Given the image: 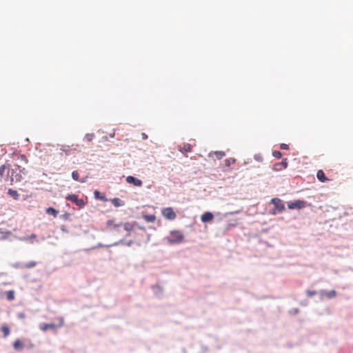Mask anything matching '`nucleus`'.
Segmentation results:
<instances>
[{
  "instance_id": "1",
  "label": "nucleus",
  "mask_w": 353,
  "mask_h": 353,
  "mask_svg": "<svg viewBox=\"0 0 353 353\" xmlns=\"http://www.w3.org/2000/svg\"><path fill=\"white\" fill-rule=\"evenodd\" d=\"M25 169H21L20 166L15 165L12 169L8 170V179H9L10 181V185H12L14 183L20 182L22 179V172Z\"/></svg>"
},
{
  "instance_id": "2",
  "label": "nucleus",
  "mask_w": 353,
  "mask_h": 353,
  "mask_svg": "<svg viewBox=\"0 0 353 353\" xmlns=\"http://www.w3.org/2000/svg\"><path fill=\"white\" fill-rule=\"evenodd\" d=\"M184 236L179 230H172L170 232V237L168 239V241L171 244L180 243L183 241Z\"/></svg>"
},
{
  "instance_id": "3",
  "label": "nucleus",
  "mask_w": 353,
  "mask_h": 353,
  "mask_svg": "<svg viewBox=\"0 0 353 353\" xmlns=\"http://www.w3.org/2000/svg\"><path fill=\"white\" fill-rule=\"evenodd\" d=\"M58 323H42L40 325V329L43 332H46L48 330H56L57 328L61 327L64 325V319L63 317H59L57 319Z\"/></svg>"
},
{
  "instance_id": "4",
  "label": "nucleus",
  "mask_w": 353,
  "mask_h": 353,
  "mask_svg": "<svg viewBox=\"0 0 353 353\" xmlns=\"http://www.w3.org/2000/svg\"><path fill=\"white\" fill-rule=\"evenodd\" d=\"M66 199L75 203L77 206L81 207V208L83 207L85 204L83 199H79L78 196L74 194H69L66 197Z\"/></svg>"
},
{
  "instance_id": "5",
  "label": "nucleus",
  "mask_w": 353,
  "mask_h": 353,
  "mask_svg": "<svg viewBox=\"0 0 353 353\" xmlns=\"http://www.w3.org/2000/svg\"><path fill=\"white\" fill-rule=\"evenodd\" d=\"M162 214L165 219L168 220H174L176 218V213L170 207L164 208L162 210Z\"/></svg>"
},
{
  "instance_id": "6",
  "label": "nucleus",
  "mask_w": 353,
  "mask_h": 353,
  "mask_svg": "<svg viewBox=\"0 0 353 353\" xmlns=\"http://www.w3.org/2000/svg\"><path fill=\"white\" fill-rule=\"evenodd\" d=\"M271 203L274 205L278 212H281L285 210V205L280 199L274 198L271 200Z\"/></svg>"
},
{
  "instance_id": "7",
  "label": "nucleus",
  "mask_w": 353,
  "mask_h": 353,
  "mask_svg": "<svg viewBox=\"0 0 353 353\" xmlns=\"http://www.w3.org/2000/svg\"><path fill=\"white\" fill-rule=\"evenodd\" d=\"M106 225L111 231L119 232L122 226V223H115L113 220H108Z\"/></svg>"
},
{
  "instance_id": "8",
  "label": "nucleus",
  "mask_w": 353,
  "mask_h": 353,
  "mask_svg": "<svg viewBox=\"0 0 353 353\" xmlns=\"http://www.w3.org/2000/svg\"><path fill=\"white\" fill-rule=\"evenodd\" d=\"M126 181L128 183L133 184L136 187H141L143 184V182L141 180H140L134 176H127Z\"/></svg>"
},
{
  "instance_id": "9",
  "label": "nucleus",
  "mask_w": 353,
  "mask_h": 353,
  "mask_svg": "<svg viewBox=\"0 0 353 353\" xmlns=\"http://www.w3.org/2000/svg\"><path fill=\"white\" fill-rule=\"evenodd\" d=\"M305 206V202L303 201L297 200L288 204L290 209H301Z\"/></svg>"
},
{
  "instance_id": "10",
  "label": "nucleus",
  "mask_w": 353,
  "mask_h": 353,
  "mask_svg": "<svg viewBox=\"0 0 353 353\" xmlns=\"http://www.w3.org/2000/svg\"><path fill=\"white\" fill-rule=\"evenodd\" d=\"M192 145L190 143H183L178 146V150L183 154L191 152Z\"/></svg>"
},
{
  "instance_id": "11",
  "label": "nucleus",
  "mask_w": 353,
  "mask_h": 353,
  "mask_svg": "<svg viewBox=\"0 0 353 353\" xmlns=\"http://www.w3.org/2000/svg\"><path fill=\"white\" fill-rule=\"evenodd\" d=\"M214 216L212 212H206L201 216V220L203 223H208L212 221Z\"/></svg>"
},
{
  "instance_id": "12",
  "label": "nucleus",
  "mask_w": 353,
  "mask_h": 353,
  "mask_svg": "<svg viewBox=\"0 0 353 353\" xmlns=\"http://www.w3.org/2000/svg\"><path fill=\"white\" fill-rule=\"evenodd\" d=\"M316 177L319 179V181L322 183L328 181V179L325 176V173L322 170H318Z\"/></svg>"
},
{
  "instance_id": "13",
  "label": "nucleus",
  "mask_w": 353,
  "mask_h": 353,
  "mask_svg": "<svg viewBox=\"0 0 353 353\" xmlns=\"http://www.w3.org/2000/svg\"><path fill=\"white\" fill-rule=\"evenodd\" d=\"M137 225V223H132L127 222V223H125L124 224H122V226L123 227V229L125 231L130 232L134 229V226Z\"/></svg>"
},
{
  "instance_id": "14",
  "label": "nucleus",
  "mask_w": 353,
  "mask_h": 353,
  "mask_svg": "<svg viewBox=\"0 0 353 353\" xmlns=\"http://www.w3.org/2000/svg\"><path fill=\"white\" fill-rule=\"evenodd\" d=\"M13 347L15 350L19 351L24 347V345L19 339H17L13 343Z\"/></svg>"
},
{
  "instance_id": "15",
  "label": "nucleus",
  "mask_w": 353,
  "mask_h": 353,
  "mask_svg": "<svg viewBox=\"0 0 353 353\" xmlns=\"http://www.w3.org/2000/svg\"><path fill=\"white\" fill-rule=\"evenodd\" d=\"M288 166V162H287V159H285L282 161L281 163H277L274 165V169L276 170H281L282 168H286Z\"/></svg>"
},
{
  "instance_id": "16",
  "label": "nucleus",
  "mask_w": 353,
  "mask_h": 353,
  "mask_svg": "<svg viewBox=\"0 0 353 353\" xmlns=\"http://www.w3.org/2000/svg\"><path fill=\"white\" fill-rule=\"evenodd\" d=\"M110 201H111V203L115 207H121V206H123L124 205L123 201H122L119 198H114V199H112Z\"/></svg>"
},
{
  "instance_id": "17",
  "label": "nucleus",
  "mask_w": 353,
  "mask_h": 353,
  "mask_svg": "<svg viewBox=\"0 0 353 353\" xmlns=\"http://www.w3.org/2000/svg\"><path fill=\"white\" fill-rule=\"evenodd\" d=\"M1 332L3 333V337H7L10 334V328L6 324H3L1 327Z\"/></svg>"
},
{
  "instance_id": "18",
  "label": "nucleus",
  "mask_w": 353,
  "mask_h": 353,
  "mask_svg": "<svg viewBox=\"0 0 353 353\" xmlns=\"http://www.w3.org/2000/svg\"><path fill=\"white\" fill-rule=\"evenodd\" d=\"M8 194L15 200H17L19 199V194H18L17 191L14 190L9 189L8 191Z\"/></svg>"
},
{
  "instance_id": "19",
  "label": "nucleus",
  "mask_w": 353,
  "mask_h": 353,
  "mask_svg": "<svg viewBox=\"0 0 353 353\" xmlns=\"http://www.w3.org/2000/svg\"><path fill=\"white\" fill-rule=\"evenodd\" d=\"M143 218L147 222H154V221L156 220V216L154 214H150V215L144 214V215H143Z\"/></svg>"
},
{
  "instance_id": "20",
  "label": "nucleus",
  "mask_w": 353,
  "mask_h": 353,
  "mask_svg": "<svg viewBox=\"0 0 353 353\" xmlns=\"http://www.w3.org/2000/svg\"><path fill=\"white\" fill-rule=\"evenodd\" d=\"M46 213L52 215L54 217H56L58 214V211L54 208L50 207L46 209Z\"/></svg>"
},
{
  "instance_id": "21",
  "label": "nucleus",
  "mask_w": 353,
  "mask_h": 353,
  "mask_svg": "<svg viewBox=\"0 0 353 353\" xmlns=\"http://www.w3.org/2000/svg\"><path fill=\"white\" fill-rule=\"evenodd\" d=\"M214 155L216 157L217 159H221L223 157L225 156L224 152L222 151H216L214 152Z\"/></svg>"
},
{
  "instance_id": "22",
  "label": "nucleus",
  "mask_w": 353,
  "mask_h": 353,
  "mask_svg": "<svg viewBox=\"0 0 353 353\" xmlns=\"http://www.w3.org/2000/svg\"><path fill=\"white\" fill-rule=\"evenodd\" d=\"M6 297L8 301H12L14 299V292L12 290L6 292Z\"/></svg>"
},
{
  "instance_id": "23",
  "label": "nucleus",
  "mask_w": 353,
  "mask_h": 353,
  "mask_svg": "<svg viewBox=\"0 0 353 353\" xmlns=\"http://www.w3.org/2000/svg\"><path fill=\"white\" fill-rule=\"evenodd\" d=\"M10 168V165L8 164V165H2L1 167H0V176L1 177H3V174H4V172L6 169H9Z\"/></svg>"
},
{
  "instance_id": "24",
  "label": "nucleus",
  "mask_w": 353,
  "mask_h": 353,
  "mask_svg": "<svg viewBox=\"0 0 353 353\" xmlns=\"http://www.w3.org/2000/svg\"><path fill=\"white\" fill-rule=\"evenodd\" d=\"M336 292L334 290L325 293V296L329 299L334 298V296H336Z\"/></svg>"
},
{
  "instance_id": "25",
  "label": "nucleus",
  "mask_w": 353,
  "mask_h": 353,
  "mask_svg": "<svg viewBox=\"0 0 353 353\" xmlns=\"http://www.w3.org/2000/svg\"><path fill=\"white\" fill-rule=\"evenodd\" d=\"M72 179L74 180V181H79V173L77 171H73L72 172ZM81 182L83 183L85 181L84 180H80Z\"/></svg>"
},
{
  "instance_id": "26",
  "label": "nucleus",
  "mask_w": 353,
  "mask_h": 353,
  "mask_svg": "<svg viewBox=\"0 0 353 353\" xmlns=\"http://www.w3.org/2000/svg\"><path fill=\"white\" fill-rule=\"evenodd\" d=\"M37 263L35 261H30L24 265V268L27 269L32 268L36 266Z\"/></svg>"
},
{
  "instance_id": "27",
  "label": "nucleus",
  "mask_w": 353,
  "mask_h": 353,
  "mask_svg": "<svg viewBox=\"0 0 353 353\" xmlns=\"http://www.w3.org/2000/svg\"><path fill=\"white\" fill-rule=\"evenodd\" d=\"M37 237V235L35 234H32L30 236H24L21 239L22 241H28L30 239H36Z\"/></svg>"
},
{
  "instance_id": "28",
  "label": "nucleus",
  "mask_w": 353,
  "mask_h": 353,
  "mask_svg": "<svg viewBox=\"0 0 353 353\" xmlns=\"http://www.w3.org/2000/svg\"><path fill=\"white\" fill-rule=\"evenodd\" d=\"M94 137V134H86L85 137V139L89 142H91L93 140Z\"/></svg>"
},
{
  "instance_id": "29",
  "label": "nucleus",
  "mask_w": 353,
  "mask_h": 353,
  "mask_svg": "<svg viewBox=\"0 0 353 353\" xmlns=\"http://www.w3.org/2000/svg\"><path fill=\"white\" fill-rule=\"evenodd\" d=\"M94 194V196L97 199L105 200L104 196H100L101 193L99 191L95 190Z\"/></svg>"
},
{
  "instance_id": "30",
  "label": "nucleus",
  "mask_w": 353,
  "mask_h": 353,
  "mask_svg": "<svg viewBox=\"0 0 353 353\" xmlns=\"http://www.w3.org/2000/svg\"><path fill=\"white\" fill-rule=\"evenodd\" d=\"M272 155H273V157H275V158H276V159H280V158H281V157H282V154H281V152H279V151H277V150L274 151V152H272Z\"/></svg>"
},
{
  "instance_id": "31",
  "label": "nucleus",
  "mask_w": 353,
  "mask_h": 353,
  "mask_svg": "<svg viewBox=\"0 0 353 353\" xmlns=\"http://www.w3.org/2000/svg\"><path fill=\"white\" fill-rule=\"evenodd\" d=\"M280 148L281 150H288L289 149V146H288V145H287L285 143H281L280 145Z\"/></svg>"
},
{
  "instance_id": "32",
  "label": "nucleus",
  "mask_w": 353,
  "mask_h": 353,
  "mask_svg": "<svg viewBox=\"0 0 353 353\" xmlns=\"http://www.w3.org/2000/svg\"><path fill=\"white\" fill-rule=\"evenodd\" d=\"M307 294L308 296H312L316 294V292L315 291H307Z\"/></svg>"
},
{
  "instance_id": "33",
  "label": "nucleus",
  "mask_w": 353,
  "mask_h": 353,
  "mask_svg": "<svg viewBox=\"0 0 353 353\" xmlns=\"http://www.w3.org/2000/svg\"><path fill=\"white\" fill-rule=\"evenodd\" d=\"M225 165L228 167H229L230 165V161L229 159H225Z\"/></svg>"
},
{
  "instance_id": "34",
  "label": "nucleus",
  "mask_w": 353,
  "mask_h": 353,
  "mask_svg": "<svg viewBox=\"0 0 353 353\" xmlns=\"http://www.w3.org/2000/svg\"><path fill=\"white\" fill-rule=\"evenodd\" d=\"M21 159H23V160H25L26 162L28 161L27 159H26V157L23 154H21L20 156Z\"/></svg>"
},
{
  "instance_id": "35",
  "label": "nucleus",
  "mask_w": 353,
  "mask_h": 353,
  "mask_svg": "<svg viewBox=\"0 0 353 353\" xmlns=\"http://www.w3.org/2000/svg\"><path fill=\"white\" fill-rule=\"evenodd\" d=\"M142 137H143V139H146L148 138V136L145 134L143 133L142 134Z\"/></svg>"
},
{
  "instance_id": "36",
  "label": "nucleus",
  "mask_w": 353,
  "mask_h": 353,
  "mask_svg": "<svg viewBox=\"0 0 353 353\" xmlns=\"http://www.w3.org/2000/svg\"><path fill=\"white\" fill-rule=\"evenodd\" d=\"M138 228L141 230H145V228L142 226H138Z\"/></svg>"
}]
</instances>
